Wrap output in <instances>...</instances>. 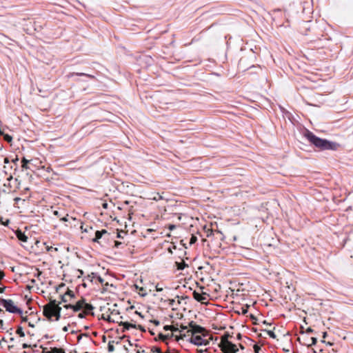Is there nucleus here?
<instances>
[{"label": "nucleus", "instance_id": "nucleus-58", "mask_svg": "<svg viewBox=\"0 0 353 353\" xmlns=\"http://www.w3.org/2000/svg\"><path fill=\"white\" fill-rule=\"evenodd\" d=\"M116 245H119V242H116Z\"/></svg>", "mask_w": 353, "mask_h": 353}, {"label": "nucleus", "instance_id": "nucleus-59", "mask_svg": "<svg viewBox=\"0 0 353 353\" xmlns=\"http://www.w3.org/2000/svg\"><path fill=\"white\" fill-rule=\"evenodd\" d=\"M79 272H80V274H83V272L82 270H79Z\"/></svg>", "mask_w": 353, "mask_h": 353}, {"label": "nucleus", "instance_id": "nucleus-50", "mask_svg": "<svg viewBox=\"0 0 353 353\" xmlns=\"http://www.w3.org/2000/svg\"><path fill=\"white\" fill-rule=\"evenodd\" d=\"M5 288H0V294L4 292Z\"/></svg>", "mask_w": 353, "mask_h": 353}, {"label": "nucleus", "instance_id": "nucleus-43", "mask_svg": "<svg viewBox=\"0 0 353 353\" xmlns=\"http://www.w3.org/2000/svg\"><path fill=\"white\" fill-rule=\"evenodd\" d=\"M54 214L57 216H60L59 212L57 210L54 211Z\"/></svg>", "mask_w": 353, "mask_h": 353}, {"label": "nucleus", "instance_id": "nucleus-49", "mask_svg": "<svg viewBox=\"0 0 353 353\" xmlns=\"http://www.w3.org/2000/svg\"><path fill=\"white\" fill-rule=\"evenodd\" d=\"M68 330V327L67 326H65L63 328V332H67Z\"/></svg>", "mask_w": 353, "mask_h": 353}, {"label": "nucleus", "instance_id": "nucleus-8", "mask_svg": "<svg viewBox=\"0 0 353 353\" xmlns=\"http://www.w3.org/2000/svg\"><path fill=\"white\" fill-rule=\"evenodd\" d=\"M84 303H85V299H81V300L78 301L76 304L74 305H71V304H68V305H64V307L66 308V309H68V308H71L73 310L74 312H78L81 310H83V305H84Z\"/></svg>", "mask_w": 353, "mask_h": 353}, {"label": "nucleus", "instance_id": "nucleus-39", "mask_svg": "<svg viewBox=\"0 0 353 353\" xmlns=\"http://www.w3.org/2000/svg\"><path fill=\"white\" fill-rule=\"evenodd\" d=\"M66 296H66L65 294H63V295H62V296H61V301H62L63 302H67V301H68V300H67V299H66Z\"/></svg>", "mask_w": 353, "mask_h": 353}, {"label": "nucleus", "instance_id": "nucleus-52", "mask_svg": "<svg viewBox=\"0 0 353 353\" xmlns=\"http://www.w3.org/2000/svg\"><path fill=\"white\" fill-rule=\"evenodd\" d=\"M326 336H327V332H324L323 333V338H324V339H325Z\"/></svg>", "mask_w": 353, "mask_h": 353}, {"label": "nucleus", "instance_id": "nucleus-54", "mask_svg": "<svg viewBox=\"0 0 353 353\" xmlns=\"http://www.w3.org/2000/svg\"><path fill=\"white\" fill-rule=\"evenodd\" d=\"M106 320L108 321H112L110 316H108Z\"/></svg>", "mask_w": 353, "mask_h": 353}, {"label": "nucleus", "instance_id": "nucleus-61", "mask_svg": "<svg viewBox=\"0 0 353 353\" xmlns=\"http://www.w3.org/2000/svg\"><path fill=\"white\" fill-rule=\"evenodd\" d=\"M3 312V310L0 307V312Z\"/></svg>", "mask_w": 353, "mask_h": 353}, {"label": "nucleus", "instance_id": "nucleus-26", "mask_svg": "<svg viewBox=\"0 0 353 353\" xmlns=\"http://www.w3.org/2000/svg\"><path fill=\"white\" fill-rule=\"evenodd\" d=\"M159 339H161L162 341H165V340H167V339H168L169 335H165V334H163L160 333V334H159Z\"/></svg>", "mask_w": 353, "mask_h": 353}, {"label": "nucleus", "instance_id": "nucleus-20", "mask_svg": "<svg viewBox=\"0 0 353 353\" xmlns=\"http://www.w3.org/2000/svg\"><path fill=\"white\" fill-rule=\"evenodd\" d=\"M114 341H109L108 345V350L109 352H112L114 350Z\"/></svg>", "mask_w": 353, "mask_h": 353}, {"label": "nucleus", "instance_id": "nucleus-33", "mask_svg": "<svg viewBox=\"0 0 353 353\" xmlns=\"http://www.w3.org/2000/svg\"><path fill=\"white\" fill-rule=\"evenodd\" d=\"M46 249L48 252L55 250L57 251V248H54L52 246L46 245Z\"/></svg>", "mask_w": 353, "mask_h": 353}, {"label": "nucleus", "instance_id": "nucleus-55", "mask_svg": "<svg viewBox=\"0 0 353 353\" xmlns=\"http://www.w3.org/2000/svg\"><path fill=\"white\" fill-rule=\"evenodd\" d=\"M81 337H82V336H81V335H79V336H77V338H78V341H80V339H81Z\"/></svg>", "mask_w": 353, "mask_h": 353}, {"label": "nucleus", "instance_id": "nucleus-18", "mask_svg": "<svg viewBox=\"0 0 353 353\" xmlns=\"http://www.w3.org/2000/svg\"><path fill=\"white\" fill-rule=\"evenodd\" d=\"M176 265L177 267V269L181 270H183L187 266L184 261L176 262Z\"/></svg>", "mask_w": 353, "mask_h": 353}, {"label": "nucleus", "instance_id": "nucleus-38", "mask_svg": "<svg viewBox=\"0 0 353 353\" xmlns=\"http://www.w3.org/2000/svg\"><path fill=\"white\" fill-rule=\"evenodd\" d=\"M313 331L314 330L311 327H307L305 330V333L310 334V333L313 332Z\"/></svg>", "mask_w": 353, "mask_h": 353}, {"label": "nucleus", "instance_id": "nucleus-14", "mask_svg": "<svg viewBox=\"0 0 353 353\" xmlns=\"http://www.w3.org/2000/svg\"><path fill=\"white\" fill-rule=\"evenodd\" d=\"M83 306V310L87 314H90L91 311L94 309V307L91 304L87 303L85 302L84 303V305Z\"/></svg>", "mask_w": 353, "mask_h": 353}, {"label": "nucleus", "instance_id": "nucleus-62", "mask_svg": "<svg viewBox=\"0 0 353 353\" xmlns=\"http://www.w3.org/2000/svg\"><path fill=\"white\" fill-rule=\"evenodd\" d=\"M0 323H3V320H1V321H0Z\"/></svg>", "mask_w": 353, "mask_h": 353}, {"label": "nucleus", "instance_id": "nucleus-29", "mask_svg": "<svg viewBox=\"0 0 353 353\" xmlns=\"http://www.w3.org/2000/svg\"><path fill=\"white\" fill-rule=\"evenodd\" d=\"M196 241H197V238H196L195 236L192 235V236H191V238H190V245H192V244H194Z\"/></svg>", "mask_w": 353, "mask_h": 353}, {"label": "nucleus", "instance_id": "nucleus-46", "mask_svg": "<svg viewBox=\"0 0 353 353\" xmlns=\"http://www.w3.org/2000/svg\"><path fill=\"white\" fill-rule=\"evenodd\" d=\"M28 321V317L27 316L22 317V321L25 322V321Z\"/></svg>", "mask_w": 353, "mask_h": 353}, {"label": "nucleus", "instance_id": "nucleus-35", "mask_svg": "<svg viewBox=\"0 0 353 353\" xmlns=\"http://www.w3.org/2000/svg\"><path fill=\"white\" fill-rule=\"evenodd\" d=\"M152 350L154 352L163 353V352H161V350L159 347H154Z\"/></svg>", "mask_w": 353, "mask_h": 353}, {"label": "nucleus", "instance_id": "nucleus-47", "mask_svg": "<svg viewBox=\"0 0 353 353\" xmlns=\"http://www.w3.org/2000/svg\"><path fill=\"white\" fill-rule=\"evenodd\" d=\"M138 327L140 330L143 331V332L145 331V330L143 329V327L141 325H138Z\"/></svg>", "mask_w": 353, "mask_h": 353}, {"label": "nucleus", "instance_id": "nucleus-13", "mask_svg": "<svg viewBox=\"0 0 353 353\" xmlns=\"http://www.w3.org/2000/svg\"><path fill=\"white\" fill-rule=\"evenodd\" d=\"M83 76V77H87L90 79H95V77L94 75H92V74H86V73H83V72H72V73H70L69 74V77H73V76Z\"/></svg>", "mask_w": 353, "mask_h": 353}, {"label": "nucleus", "instance_id": "nucleus-2", "mask_svg": "<svg viewBox=\"0 0 353 353\" xmlns=\"http://www.w3.org/2000/svg\"><path fill=\"white\" fill-rule=\"evenodd\" d=\"M210 335L207 332L203 334L191 335L186 339V341L196 346H206L210 343Z\"/></svg>", "mask_w": 353, "mask_h": 353}, {"label": "nucleus", "instance_id": "nucleus-16", "mask_svg": "<svg viewBox=\"0 0 353 353\" xmlns=\"http://www.w3.org/2000/svg\"><path fill=\"white\" fill-rule=\"evenodd\" d=\"M88 276H92V279H96L100 283H103L104 281V279L97 273L92 272L91 275H89Z\"/></svg>", "mask_w": 353, "mask_h": 353}, {"label": "nucleus", "instance_id": "nucleus-44", "mask_svg": "<svg viewBox=\"0 0 353 353\" xmlns=\"http://www.w3.org/2000/svg\"><path fill=\"white\" fill-rule=\"evenodd\" d=\"M3 162H4V163H9L10 161H9L8 158V157L4 158Z\"/></svg>", "mask_w": 353, "mask_h": 353}, {"label": "nucleus", "instance_id": "nucleus-34", "mask_svg": "<svg viewBox=\"0 0 353 353\" xmlns=\"http://www.w3.org/2000/svg\"><path fill=\"white\" fill-rule=\"evenodd\" d=\"M88 315L85 312L83 311V312H81L78 314V317L80 319H83L85 316Z\"/></svg>", "mask_w": 353, "mask_h": 353}, {"label": "nucleus", "instance_id": "nucleus-40", "mask_svg": "<svg viewBox=\"0 0 353 353\" xmlns=\"http://www.w3.org/2000/svg\"><path fill=\"white\" fill-rule=\"evenodd\" d=\"M8 223H9V220H7V221H6V223H3V219H2V218H0V224H3V225H8Z\"/></svg>", "mask_w": 353, "mask_h": 353}, {"label": "nucleus", "instance_id": "nucleus-1", "mask_svg": "<svg viewBox=\"0 0 353 353\" xmlns=\"http://www.w3.org/2000/svg\"><path fill=\"white\" fill-rule=\"evenodd\" d=\"M305 137L311 143L321 150L336 149L337 143L321 139L308 130L305 132Z\"/></svg>", "mask_w": 353, "mask_h": 353}, {"label": "nucleus", "instance_id": "nucleus-9", "mask_svg": "<svg viewBox=\"0 0 353 353\" xmlns=\"http://www.w3.org/2000/svg\"><path fill=\"white\" fill-rule=\"evenodd\" d=\"M15 234L17 239L22 242H27L28 236L25 234L24 232H21L20 230H17L15 231Z\"/></svg>", "mask_w": 353, "mask_h": 353}, {"label": "nucleus", "instance_id": "nucleus-25", "mask_svg": "<svg viewBox=\"0 0 353 353\" xmlns=\"http://www.w3.org/2000/svg\"><path fill=\"white\" fill-rule=\"evenodd\" d=\"M268 334L272 339H276V337L275 333L273 331H272V330H268Z\"/></svg>", "mask_w": 353, "mask_h": 353}, {"label": "nucleus", "instance_id": "nucleus-51", "mask_svg": "<svg viewBox=\"0 0 353 353\" xmlns=\"http://www.w3.org/2000/svg\"><path fill=\"white\" fill-rule=\"evenodd\" d=\"M153 322H154V323L155 325H159V322L158 321H157V320H154Z\"/></svg>", "mask_w": 353, "mask_h": 353}, {"label": "nucleus", "instance_id": "nucleus-41", "mask_svg": "<svg viewBox=\"0 0 353 353\" xmlns=\"http://www.w3.org/2000/svg\"><path fill=\"white\" fill-rule=\"evenodd\" d=\"M169 303H170V306H173L175 303V300L174 299H170L169 300Z\"/></svg>", "mask_w": 353, "mask_h": 353}, {"label": "nucleus", "instance_id": "nucleus-53", "mask_svg": "<svg viewBox=\"0 0 353 353\" xmlns=\"http://www.w3.org/2000/svg\"><path fill=\"white\" fill-rule=\"evenodd\" d=\"M103 207L106 209L108 208V204L106 203H103Z\"/></svg>", "mask_w": 353, "mask_h": 353}, {"label": "nucleus", "instance_id": "nucleus-42", "mask_svg": "<svg viewBox=\"0 0 353 353\" xmlns=\"http://www.w3.org/2000/svg\"><path fill=\"white\" fill-rule=\"evenodd\" d=\"M156 290H157V292H161V291H163V288H159V285H157L156 286Z\"/></svg>", "mask_w": 353, "mask_h": 353}, {"label": "nucleus", "instance_id": "nucleus-45", "mask_svg": "<svg viewBox=\"0 0 353 353\" xmlns=\"http://www.w3.org/2000/svg\"><path fill=\"white\" fill-rule=\"evenodd\" d=\"M23 348V349H26V348H28L30 347V345H28V344L26 343H23V345H22Z\"/></svg>", "mask_w": 353, "mask_h": 353}, {"label": "nucleus", "instance_id": "nucleus-7", "mask_svg": "<svg viewBox=\"0 0 353 353\" xmlns=\"http://www.w3.org/2000/svg\"><path fill=\"white\" fill-rule=\"evenodd\" d=\"M188 330L187 326L181 325L177 331V332H179V335L174 334L175 339L179 341L180 339L184 340L185 339H188L190 336V334L187 333Z\"/></svg>", "mask_w": 353, "mask_h": 353}, {"label": "nucleus", "instance_id": "nucleus-4", "mask_svg": "<svg viewBox=\"0 0 353 353\" xmlns=\"http://www.w3.org/2000/svg\"><path fill=\"white\" fill-rule=\"evenodd\" d=\"M59 306V303H57L56 300H50V301L43 307V315L48 319L51 320L55 314L57 308Z\"/></svg>", "mask_w": 353, "mask_h": 353}, {"label": "nucleus", "instance_id": "nucleus-15", "mask_svg": "<svg viewBox=\"0 0 353 353\" xmlns=\"http://www.w3.org/2000/svg\"><path fill=\"white\" fill-rule=\"evenodd\" d=\"M163 328L165 330H170L172 332L170 336H174V333L177 332L179 330L178 327H174L172 325H165Z\"/></svg>", "mask_w": 353, "mask_h": 353}, {"label": "nucleus", "instance_id": "nucleus-28", "mask_svg": "<svg viewBox=\"0 0 353 353\" xmlns=\"http://www.w3.org/2000/svg\"><path fill=\"white\" fill-rule=\"evenodd\" d=\"M253 348L255 353H259V351L261 350V347L259 345L255 344Z\"/></svg>", "mask_w": 353, "mask_h": 353}, {"label": "nucleus", "instance_id": "nucleus-30", "mask_svg": "<svg viewBox=\"0 0 353 353\" xmlns=\"http://www.w3.org/2000/svg\"><path fill=\"white\" fill-rule=\"evenodd\" d=\"M66 296H69L71 298H73L74 296V293L73 291L68 290L67 292L65 294Z\"/></svg>", "mask_w": 353, "mask_h": 353}, {"label": "nucleus", "instance_id": "nucleus-5", "mask_svg": "<svg viewBox=\"0 0 353 353\" xmlns=\"http://www.w3.org/2000/svg\"><path fill=\"white\" fill-rule=\"evenodd\" d=\"M0 304H1L8 312L19 314H23V311L14 305V302L11 299H0Z\"/></svg>", "mask_w": 353, "mask_h": 353}, {"label": "nucleus", "instance_id": "nucleus-24", "mask_svg": "<svg viewBox=\"0 0 353 353\" xmlns=\"http://www.w3.org/2000/svg\"><path fill=\"white\" fill-rule=\"evenodd\" d=\"M152 199L154 201H159L163 199V196L159 193H157L156 195L152 198Z\"/></svg>", "mask_w": 353, "mask_h": 353}, {"label": "nucleus", "instance_id": "nucleus-22", "mask_svg": "<svg viewBox=\"0 0 353 353\" xmlns=\"http://www.w3.org/2000/svg\"><path fill=\"white\" fill-rule=\"evenodd\" d=\"M17 334H19L21 337H23L25 336V333L23 330V328L22 327L19 326L18 327L17 330Z\"/></svg>", "mask_w": 353, "mask_h": 353}, {"label": "nucleus", "instance_id": "nucleus-3", "mask_svg": "<svg viewBox=\"0 0 353 353\" xmlns=\"http://www.w3.org/2000/svg\"><path fill=\"white\" fill-rule=\"evenodd\" d=\"M229 334L221 336L219 347L223 353H236L239 351L236 345L228 340Z\"/></svg>", "mask_w": 353, "mask_h": 353}, {"label": "nucleus", "instance_id": "nucleus-19", "mask_svg": "<svg viewBox=\"0 0 353 353\" xmlns=\"http://www.w3.org/2000/svg\"><path fill=\"white\" fill-rule=\"evenodd\" d=\"M61 307L60 306H59V307L57 308L55 314L54 315L56 321H59L61 317Z\"/></svg>", "mask_w": 353, "mask_h": 353}, {"label": "nucleus", "instance_id": "nucleus-6", "mask_svg": "<svg viewBox=\"0 0 353 353\" xmlns=\"http://www.w3.org/2000/svg\"><path fill=\"white\" fill-rule=\"evenodd\" d=\"M189 326L190 329L187 330V333H189L190 336L207 332L206 330L204 327L199 325H196L193 321H191L189 323Z\"/></svg>", "mask_w": 353, "mask_h": 353}, {"label": "nucleus", "instance_id": "nucleus-27", "mask_svg": "<svg viewBox=\"0 0 353 353\" xmlns=\"http://www.w3.org/2000/svg\"><path fill=\"white\" fill-rule=\"evenodd\" d=\"M139 293L142 296H145L147 294V293L145 292V290L143 288H140Z\"/></svg>", "mask_w": 353, "mask_h": 353}, {"label": "nucleus", "instance_id": "nucleus-21", "mask_svg": "<svg viewBox=\"0 0 353 353\" xmlns=\"http://www.w3.org/2000/svg\"><path fill=\"white\" fill-rule=\"evenodd\" d=\"M21 163H22V165L21 167L24 169H28V163H29V161L27 160L26 158H23L22 160H21Z\"/></svg>", "mask_w": 353, "mask_h": 353}, {"label": "nucleus", "instance_id": "nucleus-10", "mask_svg": "<svg viewBox=\"0 0 353 353\" xmlns=\"http://www.w3.org/2000/svg\"><path fill=\"white\" fill-rule=\"evenodd\" d=\"M108 232L106 230H97L95 232V237L92 239L93 242L99 243L100 239H101L102 236L104 234H106Z\"/></svg>", "mask_w": 353, "mask_h": 353}, {"label": "nucleus", "instance_id": "nucleus-23", "mask_svg": "<svg viewBox=\"0 0 353 353\" xmlns=\"http://www.w3.org/2000/svg\"><path fill=\"white\" fill-rule=\"evenodd\" d=\"M310 341L311 343H307V344H305L307 346H311V345H316V343H317V339L316 337H312L310 338Z\"/></svg>", "mask_w": 353, "mask_h": 353}, {"label": "nucleus", "instance_id": "nucleus-32", "mask_svg": "<svg viewBox=\"0 0 353 353\" xmlns=\"http://www.w3.org/2000/svg\"><path fill=\"white\" fill-rule=\"evenodd\" d=\"M248 310V305H246L245 307H241V312L243 314H247Z\"/></svg>", "mask_w": 353, "mask_h": 353}, {"label": "nucleus", "instance_id": "nucleus-11", "mask_svg": "<svg viewBox=\"0 0 353 353\" xmlns=\"http://www.w3.org/2000/svg\"><path fill=\"white\" fill-rule=\"evenodd\" d=\"M119 325H122L123 327V332H125V330H128L130 328H137V325L135 324H132L128 322H120Z\"/></svg>", "mask_w": 353, "mask_h": 353}, {"label": "nucleus", "instance_id": "nucleus-56", "mask_svg": "<svg viewBox=\"0 0 353 353\" xmlns=\"http://www.w3.org/2000/svg\"><path fill=\"white\" fill-rule=\"evenodd\" d=\"M28 325H29L30 327H34V325H33V324H32L31 323H29Z\"/></svg>", "mask_w": 353, "mask_h": 353}, {"label": "nucleus", "instance_id": "nucleus-57", "mask_svg": "<svg viewBox=\"0 0 353 353\" xmlns=\"http://www.w3.org/2000/svg\"><path fill=\"white\" fill-rule=\"evenodd\" d=\"M18 161V158H16L14 160H13V162H17Z\"/></svg>", "mask_w": 353, "mask_h": 353}, {"label": "nucleus", "instance_id": "nucleus-31", "mask_svg": "<svg viewBox=\"0 0 353 353\" xmlns=\"http://www.w3.org/2000/svg\"><path fill=\"white\" fill-rule=\"evenodd\" d=\"M4 139L8 142H10L12 140V137L9 134H5Z\"/></svg>", "mask_w": 353, "mask_h": 353}, {"label": "nucleus", "instance_id": "nucleus-12", "mask_svg": "<svg viewBox=\"0 0 353 353\" xmlns=\"http://www.w3.org/2000/svg\"><path fill=\"white\" fill-rule=\"evenodd\" d=\"M193 297L200 302H203V301L206 299L205 294H200L196 291L193 292Z\"/></svg>", "mask_w": 353, "mask_h": 353}, {"label": "nucleus", "instance_id": "nucleus-17", "mask_svg": "<svg viewBox=\"0 0 353 353\" xmlns=\"http://www.w3.org/2000/svg\"><path fill=\"white\" fill-rule=\"evenodd\" d=\"M43 353H65L63 349H59L57 347L51 348L50 351L43 352Z\"/></svg>", "mask_w": 353, "mask_h": 353}, {"label": "nucleus", "instance_id": "nucleus-48", "mask_svg": "<svg viewBox=\"0 0 353 353\" xmlns=\"http://www.w3.org/2000/svg\"><path fill=\"white\" fill-rule=\"evenodd\" d=\"M81 230H83V232H88V230H87V228L83 229V226H81Z\"/></svg>", "mask_w": 353, "mask_h": 353}, {"label": "nucleus", "instance_id": "nucleus-60", "mask_svg": "<svg viewBox=\"0 0 353 353\" xmlns=\"http://www.w3.org/2000/svg\"><path fill=\"white\" fill-rule=\"evenodd\" d=\"M10 341H14V338H10Z\"/></svg>", "mask_w": 353, "mask_h": 353}, {"label": "nucleus", "instance_id": "nucleus-37", "mask_svg": "<svg viewBox=\"0 0 353 353\" xmlns=\"http://www.w3.org/2000/svg\"><path fill=\"white\" fill-rule=\"evenodd\" d=\"M68 215L67 214L65 216H63V217L61 218L60 220L61 221L66 222V221H68Z\"/></svg>", "mask_w": 353, "mask_h": 353}, {"label": "nucleus", "instance_id": "nucleus-36", "mask_svg": "<svg viewBox=\"0 0 353 353\" xmlns=\"http://www.w3.org/2000/svg\"><path fill=\"white\" fill-rule=\"evenodd\" d=\"M176 225H174V224H170L168 227V228L170 230H173L176 228Z\"/></svg>", "mask_w": 353, "mask_h": 353}]
</instances>
